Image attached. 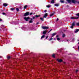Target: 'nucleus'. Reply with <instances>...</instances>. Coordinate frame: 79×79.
Instances as JSON below:
<instances>
[{
    "instance_id": "obj_17",
    "label": "nucleus",
    "mask_w": 79,
    "mask_h": 79,
    "mask_svg": "<svg viewBox=\"0 0 79 79\" xmlns=\"http://www.w3.org/2000/svg\"><path fill=\"white\" fill-rule=\"evenodd\" d=\"M75 2H75V3H74V4H75V3H78V4H79V1L78 2L77 1L75 0Z\"/></svg>"
},
{
    "instance_id": "obj_39",
    "label": "nucleus",
    "mask_w": 79,
    "mask_h": 79,
    "mask_svg": "<svg viewBox=\"0 0 79 79\" xmlns=\"http://www.w3.org/2000/svg\"><path fill=\"white\" fill-rule=\"evenodd\" d=\"M48 37V36H47L46 37V39H47Z\"/></svg>"
},
{
    "instance_id": "obj_44",
    "label": "nucleus",
    "mask_w": 79,
    "mask_h": 79,
    "mask_svg": "<svg viewBox=\"0 0 79 79\" xmlns=\"http://www.w3.org/2000/svg\"><path fill=\"white\" fill-rule=\"evenodd\" d=\"M0 21H2V20L1 19H0Z\"/></svg>"
},
{
    "instance_id": "obj_47",
    "label": "nucleus",
    "mask_w": 79,
    "mask_h": 79,
    "mask_svg": "<svg viewBox=\"0 0 79 79\" xmlns=\"http://www.w3.org/2000/svg\"><path fill=\"white\" fill-rule=\"evenodd\" d=\"M38 17H40V15H38Z\"/></svg>"
},
{
    "instance_id": "obj_35",
    "label": "nucleus",
    "mask_w": 79,
    "mask_h": 79,
    "mask_svg": "<svg viewBox=\"0 0 79 79\" xmlns=\"http://www.w3.org/2000/svg\"><path fill=\"white\" fill-rule=\"evenodd\" d=\"M52 31V29H51L48 32V33H49L51 31Z\"/></svg>"
},
{
    "instance_id": "obj_42",
    "label": "nucleus",
    "mask_w": 79,
    "mask_h": 79,
    "mask_svg": "<svg viewBox=\"0 0 79 79\" xmlns=\"http://www.w3.org/2000/svg\"><path fill=\"white\" fill-rule=\"evenodd\" d=\"M58 20H59V19H58V18H57V20H56V22L58 21Z\"/></svg>"
},
{
    "instance_id": "obj_4",
    "label": "nucleus",
    "mask_w": 79,
    "mask_h": 79,
    "mask_svg": "<svg viewBox=\"0 0 79 79\" xmlns=\"http://www.w3.org/2000/svg\"><path fill=\"white\" fill-rule=\"evenodd\" d=\"M42 28L43 29H48L49 28L48 27L42 26Z\"/></svg>"
},
{
    "instance_id": "obj_16",
    "label": "nucleus",
    "mask_w": 79,
    "mask_h": 79,
    "mask_svg": "<svg viewBox=\"0 0 79 79\" xmlns=\"http://www.w3.org/2000/svg\"><path fill=\"white\" fill-rule=\"evenodd\" d=\"M75 22H74L72 24V26L73 27H74V26H75Z\"/></svg>"
},
{
    "instance_id": "obj_11",
    "label": "nucleus",
    "mask_w": 79,
    "mask_h": 79,
    "mask_svg": "<svg viewBox=\"0 0 79 79\" xmlns=\"http://www.w3.org/2000/svg\"><path fill=\"white\" fill-rule=\"evenodd\" d=\"M79 31V29H77L76 31H74L75 33H77V32H78Z\"/></svg>"
},
{
    "instance_id": "obj_1",
    "label": "nucleus",
    "mask_w": 79,
    "mask_h": 79,
    "mask_svg": "<svg viewBox=\"0 0 79 79\" xmlns=\"http://www.w3.org/2000/svg\"><path fill=\"white\" fill-rule=\"evenodd\" d=\"M67 2H68L69 3H71V2L73 3H76V1H75V0H67Z\"/></svg>"
},
{
    "instance_id": "obj_45",
    "label": "nucleus",
    "mask_w": 79,
    "mask_h": 79,
    "mask_svg": "<svg viewBox=\"0 0 79 79\" xmlns=\"http://www.w3.org/2000/svg\"><path fill=\"white\" fill-rule=\"evenodd\" d=\"M44 12L45 13H46V12H47V10H45L44 11Z\"/></svg>"
},
{
    "instance_id": "obj_33",
    "label": "nucleus",
    "mask_w": 79,
    "mask_h": 79,
    "mask_svg": "<svg viewBox=\"0 0 79 79\" xmlns=\"http://www.w3.org/2000/svg\"><path fill=\"white\" fill-rule=\"evenodd\" d=\"M2 15H6V14H5V13L3 12L2 13Z\"/></svg>"
},
{
    "instance_id": "obj_48",
    "label": "nucleus",
    "mask_w": 79,
    "mask_h": 79,
    "mask_svg": "<svg viewBox=\"0 0 79 79\" xmlns=\"http://www.w3.org/2000/svg\"><path fill=\"white\" fill-rule=\"evenodd\" d=\"M55 38H54V40H55Z\"/></svg>"
},
{
    "instance_id": "obj_6",
    "label": "nucleus",
    "mask_w": 79,
    "mask_h": 79,
    "mask_svg": "<svg viewBox=\"0 0 79 79\" xmlns=\"http://www.w3.org/2000/svg\"><path fill=\"white\" fill-rule=\"evenodd\" d=\"M57 61H58V62H59V63H61V62H62V61H63V60H62V59H57Z\"/></svg>"
},
{
    "instance_id": "obj_12",
    "label": "nucleus",
    "mask_w": 79,
    "mask_h": 79,
    "mask_svg": "<svg viewBox=\"0 0 79 79\" xmlns=\"http://www.w3.org/2000/svg\"><path fill=\"white\" fill-rule=\"evenodd\" d=\"M46 33H47V31H44L43 32V34H44V35H45V34H46Z\"/></svg>"
},
{
    "instance_id": "obj_7",
    "label": "nucleus",
    "mask_w": 79,
    "mask_h": 79,
    "mask_svg": "<svg viewBox=\"0 0 79 79\" xmlns=\"http://www.w3.org/2000/svg\"><path fill=\"white\" fill-rule=\"evenodd\" d=\"M60 6V4L59 3H56V4H55L54 5V6Z\"/></svg>"
},
{
    "instance_id": "obj_40",
    "label": "nucleus",
    "mask_w": 79,
    "mask_h": 79,
    "mask_svg": "<svg viewBox=\"0 0 79 79\" xmlns=\"http://www.w3.org/2000/svg\"><path fill=\"white\" fill-rule=\"evenodd\" d=\"M79 70H76V73H77V72Z\"/></svg>"
},
{
    "instance_id": "obj_22",
    "label": "nucleus",
    "mask_w": 79,
    "mask_h": 79,
    "mask_svg": "<svg viewBox=\"0 0 79 79\" xmlns=\"http://www.w3.org/2000/svg\"><path fill=\"white\" fill-rule=\"evenodd\" d=\"M29 23H33V22H32V20H30V21L29 22Z\"/></svg>"
},
{
    "instance_id": "obj_19",
    "label": "nucleus",
    "mask_w": 79,
    "mask_h": 79,
    "mask_svg": "<svg viewBox=\"0 0 79 79\" xmlns=\"http://www.w3.org/2000/svg\"><path fill=\"white\" fill-rule=\"evenodd\" d=\"M55 54H53L52 55V56L53 57V58H55Z\"/></svg>"
},
{
    "instance_id": "obj_46",
    "label": "nucleus",
    "mask_w": 79,
    "mask_h": 79,
    "mask_svg": "<svg viewBox=\"0 0 79 79\" xmlns=\"http://www.w3.org/2000/svg\"><path fill=\"white\" fill-rule=\"evenodd\" d=\"M39 24V22H37V23H36V24Z\"/></svg>"
},
{
    "instance_id": "obj_3",
    "label": "nucleus",
    "mask_w": 79,
    "mask_h": 79,
    "mask_svg": "<svg viewBox=\"0 0 79 79\" xmlns=\"http://www.w3.org/2000/svg\"><path fill=\"white\" fill-rule=\"evenodd\" d=\"M29 12H27L24 14L23 16H29Z\"/></svg>"
},
{
    "instance_id": "obj_21",
    "label": "nucleus",
    "mask_w": 79,
    "mask_h": 79,
    "mask_svg": "<svg viewBox=\"0 0 79 79\" xmlns=\"http://www.w3.org/2000/svg\"><path fill=\"white\" fill-rule=\"evenodd\" d=\"M51 3H54V0H52V1L51 2Z\"/></svg>"
},
{
    "instance_id": "obj_43",
    "label": "nucleus",
    "mask_w": 79,
    "mask_h": 79,
    "mask_svg": "<svg viewBox=\"0 0 79 79\" xmlns=\"http://www.w3.org/2000/svg\"><path fill=\"white\" fill-rule=\"evenodd\" d=\"M58 37H59V35H56V37L57 38Z\"/></svg>"
},
{
    "instance_id": "obj_23",
    "label": "nucleus",
    "mask_w": 79,
    "mask_h": 79,
    "mask_svg": "<svg viewBox=\"0 0 79 79\" xmlns=\"http://www.w3.org/2000/svg\"><path fill=\"white\" fill-rule=\"evenodd\" d=\"M65 34H63L62 35V37H63V38H64V37H65Z\"/></svg>"
},
{
    "instance_id": "obj_14",
    "label": "nucleus",
    "mask_w": 79,
    "mask_h": 79,
    "mask_svg": "<svg viewBox=\"0 0 79 79\" xmlns=\"http://www.w3.org/2000/svg\"><path fill=\"white\" fill-rule=\"evenodd\" d=\"M40 19L41 20V21H44V19L43 18L41 17L40 18Z\"/></svg>"
},
{
    "instance_id": "obj_51",
    "label": "nucleus",
    "mask_w": 79,
    "mask_h": 79,
    "mask_svg": "<svg viewBox=\"0 0 79 79\" xmlns=\"http://www.w3.org/2000/svg\"><path fill=\"white\" fill-rule=\"evenodd\" d=\"M78 41H79V40H78Z\"/></svg>"
},
{
    "instance_id": "obj_2",
    "label": "nucleus",
    "mask_w": 79,
    "mask_h": 79,
    "mask_svg": "<svg viewBox=\"0 0 79 79\" xmlns=\"http://www.w3.org/2000/svg\"><path fill=\"white\" fill-rule=\"evenodd\" d=\"M24 19L26 21H28L29 19H30V18H29V17H25L24 18Z\"/></svg>"
},
{
    "instance_id": "obj_20",
    "label": "nucleus",
    "mask_w": 79,
    "mask_h": 79,
    "mask_svg": "<svg viewBox=\"0 0 79 79\" xmlns=\"http://www.w3.org/2000/svg\"><path fill=\"white\" fill-rule=\"evenodd\" d=\"M7 59H8V60L10 59V58H11V57H10V56H8L7 57Z\"/></svg>"
},
{
    "instance_id": "obj_9",
    "label": "nucleus",
    "mask_w": 79,
    "mask_h": 79,
    "mask_svg": "<svg viewBox=\"0 0 79 79\" xmlns=\"http://www.w3.org/2000/svg\"><path fill=\"white\" fill-rule=\"evenodd\" d=\"M3 6H8V4L7 3H4L3 4Z\"/></svg>"
},
{
    "instance_id": "obj_41",
    "label": "nucleus",
    "mask_w": 79,
    "mask_h": 79,
    "mask_svg": "<svg viewBox=\"0 0 79 79\" xmlns=\"http://www.w3.org/2000/svg\"><path fill=\"white\" fill-rule=\"evenodd\" d=\"M32 13H30V15H32Z\"/></svg>"
},
{
    "instance_id": "obj_10",
    "label": "nucleus",
    "mask_w": 79,
    "mask_h": 79,
    "mask_svg": "<svg viewBox=\"0 0 79 79\" xmlns=\"http://www.w3.org/2000/svg\"><path fill=\"white\" fill-rule=\"evenodd\" d=\"M56 34V33H54L53 34H52V37H53L54 36H55V35Z\"/></svg>"
},
{
    "instance_id": "obj_27",
    "label": "nucleus",
    "mask_w": 79,
    "mask_h": 79,
    "mask_svg": "<svg viewBox=\"0 0 79 79\" xmlns=\"http://www.w3.org/2000/svg\"><path fill=\"white\" fill-rule=\"evenodd\" d=\"M78 18H79L78 17H74V19H78Z\"/></svg>"
},
{
    "instance_id": "obj_8",
    "label": "nucleus",
    "mask_w": 79,
    "mask_h": 79,
    "mask_svg": "<svg viewBox=\"0 0 79 79\" xmlns=\"http://www.w3.org/2000/svg\"><path fill=\"white\" fill-rule=\"evenodd\" d=\"M60 2L61 3H64V1L63 0H60Z\"/></svg>"
},
{
    "instance_id": "obj_18",
    "label": "nucleus",
    "mask_w": 79,
    "mask_h": 79,
    "mask_svg": "<svg viewBox=\"0 0 79 79\" xmlns=\"http://www.w3.org/2000/svg\"><path fill=\"white\" fill-rule=\"evenodd\" d=\"M44 37H45V35H44L41 36V39H42L43 38H44Z\"/></svg>"
},
{
    "instance_id": "obj_29",
    "label": "nucleus",
    "mask_w": 79,
    "mask_h": 79,
    "mask_svg": "<svg viewBox=\"0 0 79 79\" xmlns=\"http://www.w3.org/2000/svg\"><path fill=\"white\" fill-rule=\"evenodd\" d=\"M16 10L17 11H18V12L19 11V9H18V8H16Z\"/></svg>"
},
{
    "instance_id": "obj_32",
    "label": "nucleus",
    "mask_w": 79,
    "mask_h": 79,
    "mask_svg": "<svg viewBox=\"0 0 79 79\" xmlns=\"http://www.w3.org/2000/svg\"><path fill=\"white\" fill-rule=\"evenodd\" d=\"M53 40V38H51L50 39H49V41H50L51 40Z\"/></svg>"
},
{
    "instance_id": "obj_52",
    "label": "nucleus",
    "mask_w": 79,
    "mask_h": 79,
    "mask_svg": "<svg viewBox=\"0 0 79 79\" xmlns=\"http://www.w3.org/2000/svg\"><path fill=\"white\" fill-rule=\"evenodd\" d=\"M53 42H52V43H53Z\"/></svg>"
},
{
    "instance_id": "obj_5",
    "label": "nucleus",
    "mask_w": 79,
    "mask_h": 79,
    "mask_svg": "<svg viewBox=\"0 0 79 79\" xmlns=\"http://www.w3.org/2000/svg\"><path fill=\"white\" fill-rule=\"evenodd\" d=\"M48 16V13H46L44 15V16H43V18H45L46 17H47V16Z\"/></svg>"
},
{
    "instance_id": "obj_34",
    "label": "nucleus",
    "mask_w": 79,
    "mask_h": 79,
    "mask_svg": "<svg viewBox=\"0 0 79 79\" xmlns=\"http://www.w3.org/2000/svg\"><path fill=\"white\" fill-rule=\"evenodd\" d=\"M30 21H32V18H30Z\"/></svg>"
},
{
    "instance_id": "obj_26",
    "label": "nucleus",
    "mask_w": 79,
    "mask_h": 79,
    "mask_svg": "<svg viewBox=\"0 0 79 79\" xmlns=\"http://www.w3.org/2000/svg\"><path fill=\"white\" fill-rule=\"evenodd\" d=\"M76 26H79V22L76 23Z\"/></svg>"
},
{
    "instance_id": "obj_25",
    "label": "nucleus",
    "mask_w": 79,
    "mask_h": 79,
    "mask_svg": "<svg viewBox=\"0 0 79 79\" xmlns=\"http://www.w3.org/2000/svg\"><path fill=\"white\" fill-rule=\"evenodd\" d=\"M10 10H11V11H13V10H15V8H11L10 9Z\"/></svg>"
},
{
    "instance_id": "obj_50",
    "label": "nucleus",
    "mask_w": 79,
    "mask_h": 79,
    "mask_svg": "<svg viewBox=\"0 0 79 79\" xmlns=\"http://www.w3.org/2000/svg\"><path fill=\"white\" fill-rule=\"evenodd\" d=\"M20 8H21V7H20Z\"/></svg>"
},
{
    "instance_id": "obj_37",
    "label": "nucleus",
    "mask_w": 79,
    "mask_h": 79,
    "mask_svg": "<svg viewBox=\"0 0 79 79\" xmlns=\"http://www.w3.org/2000/svg\"><path fill=\"white\" fill-rule=\"evenodd\" d=\"M35 17H36V18H38V15H36L35 16Z\"/></svg>"
},
{
    "instance_id": "obj_30",
    "label": "nucleus",
    "mask_w": 79,
    "mask_h": 79,
    "mask_svg": "<svg viewBox=\"0 0 79 79\" xmlns=\"http://www.w3.org/2000/svg\"><path fill=\"white\" fill-rule=\"evenodd\" d=\"M71 19H74V17H71Z\"/></svg>"
},
{
    "instance_id": "obj_28",
    "label": "nucleus",
    "mask_w": 79,
    "mask_h": 79,
    "mask_svg": "<svg viewBox=\"0 0 79 79\" xmlns=\"http://www.w3.org/2000/svg\"><path fill=\"white\" fill-rule=\"evenodd\" d=\"M57 40H58V41H59V40H60V38H57Z\"/></svg>"
},
{
    "instance_id": "obj_13",
    "label": "nucleus",
    "mask_w": 79,
    "mask_h": 79,
    "mask_svg": "<svg viewBox=\"0 0 79 79\" xmlns=\"http://www.w3.org/2000/svg\"><path fill=\"white\" fill-rule=\"evenodd\" d=\"M55 13V12H54L53 13H52L50 15V16L52 17V16H53Z\"/></svg>"
},
{
    "instance_id": "obj_38",
    "label": "nucleus",
    "mask_w": 79,
    "mask_h": 79,
    "mask_svg": "<svg viewBox=\"0 0 79 79\" xmlns=\"http://www.w3.org/2000/svg\"><path fill=\"white\" fill-rule=\"evenodd\" d=\"M73 26H72L70 27V28H71V29H73Z\"/></svg>"
},
{
    "instance_id": "obj_24",
    "label": "nucleus",
    "mask_w": 79,
    "mask_h": 79,
    "mask_svg": "<svg viewBox=\"0 0 79 79\" xmlns=\"http://www.w3.org/2000/svg\"><path fill=\"white\" fill-rule=\"evenodd\" d=\"M26 8H27V5H25L24 6V9H26Z\"/></svg>"
},
{
    "instance_id": "obj_31",
    "label": "nucleus",
    "mask_w": 79,
    "mask_h": 79,
    "mask_svg": "<svg viewBox=\"0 0 79 79\" xmlns=\"http://www.w3.org/2000/svg\"><path fill=\"white\" fill-rule=\"evenodd\" d=\"M76 16H78V17H79V13L76 14Z\"/></svg>"
},
{
    "instance_id": "obj_15",
    "label": "nucleus",
    "mask_w": 79,
    "mask_h": 79,
    "mask_svg": "<svg viewBox=\"0 0 79 79\" xmlns=\"http://www.w3.org/2000/svg\"><path fill=\"white\" fill-rule=\"evenodd\" d=\"M46 7L47 8H50L51 7V6L50 5L46 6Z\"/></svg>"
},
{
    "instance_id": "obj_49",
    "label": "nucleus",
    "mask_w": 79,
    "mask_h": 79,
    "mask_svg": "<svg viewBox=\"0 0 79 79\" xmlns=\"http://www.w3.org/2000/svg\"><path fill=\"white\" fill-rule=\"evenodd\" d=\"M67 42H68V41H69V40H67Z\"/></svg>"
},
{
    "instance_id": "obj_36",
    "label": "nucleus",
    "mask_w": 79,
    "mask_h": 79,
    "mask_svg": "<svg viewBox=\"0 0 79 79\" xmlns=\"http://www.w3.org/2000/svg\"><path fill=\"white\" fill-rule=\"evenodd\" d=\"M32 19H35V17H34V16L33 17Z\"/></svg>"
}]
</instances>
